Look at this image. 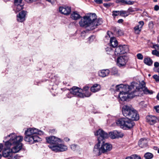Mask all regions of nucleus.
I'll return each instance as SVG.
<instances>
[{
    "label": "nucleus",
    "instance_id": "1",
    "mask_svg": "<svg viewBox=\"0 0 159 159\" xmlns=\"http://www.w3.org/2000/svg\"><path fill=\"white\" fill-rule=\"evenodd\" d=\"M137 84L135 82L131 83L130 86L121 84L116 86V90L119 91L118 95L119 101H124L128 98H132L136 96H141L143 93L151 94L152 90H148L145 86V83L142 82L139 86H137Z\"/></svg>",
    "mask_w": 159,
    "mask_h": 159
},
{
    "label": "nucleus",
    "instance_id": "2",
    "mask_svg": "<svg viewBox=\"0 0 159 159\" xmlns=\"http://www.w3.org/2000/svg\"><path fill=\"white\" fill-rule=\"evenodd\" d=\"M122 112L123 115L126 118L118 119L116 121V124L125 130L132 128L135 124L132 120L137 121L139 119V116L137 111L130 106L124 105L123 107Z\"/></svg>",
    "mask_w": 159,
    "mask_h": 159
},
{
    "label": "nucleus",
    "instance_id": "3",
    "mask_svg": "<svg viewBox=\"0 0 159 159\" xmlns=\"http://www.w3.org/2000/svg\"><path fill=\"white\" fill-rule=\"evenodd\" d=\"M8 140L5 142V145L7 148L11 146L13 147L11 149H5L2 152V156L7 157L11 156L12 153H16L19 152L22 148V144L21 143L23 138L22 136H17L15 134L12 133L5 137Z\"/></svg>",
    "mask_w": 159,
    "mask_h": 159
},
{
    "label": "nucleus",
    "instance_id": "4",
    "mask_svg": "<svg viewBox=\"0 0 159 159\" xmlns=\"http://www.w3.org/2000/svg\"><path fill=\"white\" fill-rule=\"evenodd\" d=\"M25 135L24 138L25 141L29 142L30 144H32L40 141L41 140L40 138L37 135H43L44 133L43 131L36 128H30L28 129L25 131Z\"/></svg>",
    "mask_w": 159,
    "mask_h": 159
},
{
    "label": "nucleus",
    "instance_id": "5",
    "mask_svg": "<svg viewBox=\"0 0 159 159\" xmlns=\"http://www.w3.org/2000/svg\"><path fill=\"white\" fill-rule=\"evenodd\" d=\"M85 16L91 25L90 29H93L96 27L97 26L101 24L102 23V19H97V16L94 13H88Z\"/></svg>",
    "mask_w": 159,
    "mask_h": 159
},
{
    "label": "nucleus",
    "instance_id": "6",
    "mask_svg": "<svg viewBox=\"0 0 159 159\" xmlns=\"http://www.w3.org/2000/svg\"><path fill=\"white\" fill-rule=\"evenodd\" d=\"M95 136H97L98 142L104 141V140L107 139L109 134L102 129H99L94 133Z\"/></svg>",
    "mask_w": 159,
    "mask_h": 159
},
{
    "label": "nucleus",
    "instance_id": "7",
    "mask_svg": "<svg viewBox=\"0 0 159 159\" xmlns=\"http://www.w3.org/2000/svg\"><path fill=\"white\" fill-rule=\"evenodd\" d=\"M70 92L67 95V97L68 98H71L70 95L73 94L76 96L77 97L82 98L83 97V93H82V89H80L79 88L74 86L70 89Z\"/></svg>",
    "mask_w": 159,
    "mask_h": 159
},
{
    "label": "nucleus",
    "instance_id": "8",
    "mask_svg": "<svg viewBox=\"0 0 159 159\" xmlns=\"http://www.w3.org/2000/svg\"><path fill=\"white\" fill-rule=\"evenodd\" d=\"M50 148L53 151L55 152H57L66 151L67 150V146L64 144L58 143L56 145L50 146Z\"/></svg>",
    "mask_w": 159,
    "mask_h": 159
},
{
    "label": "nucleus",
    "instance_id": "9",
    "mask_svg": "<svg viewBox=\"0 0 159 159\" xmlns=\"http://www.w3.org/2000/svg\"><path fill=\"white\" fill-rule=\"evenodd\" d=\"M128 51V47L126 45H119L116 47L114 52L115 54L118 56L120 54H124Z\"/></svg>",
    "mask_w": 159,
    "mask_h": 159
},
{
    "label": "nucleus",
    "instance_id": "10",
    "mask_svg": "<svg viewBox=\"0 0 159 159\" xmlns=\"http://www.w3.org/2000/svg\"><path fill=\"white\" fill-rule=\"evenodd\" d=\"M112 34L110 31H108L107 32V35L105 36V38L107 39H109L110 38V46L113 48H116L118 45L117 40L116 38L112 37Z\"/></svg>",
    "mask_w": 159,
    "mask_h": 159
},
{
    "label": "nucleus",
    "instance_id": "11",
    "mask_svg": "<svg viewBox=\"0 0 159 159\" xmlns=\"http://www.w3.org/2000/svg\"><path fill=\"white\" fill-rule=\"evenodd\" d=\"M46 140L48 143L52 144L48 145V147L50 148V146L56 145L58 143H60L61 142V140L60 139L54 136H52L46 138Z\"/></svg>",
    "mask_w": 159,
    "mask_h": 159
},
{
    "label": "nucleus",
    "instance_id": "12",
    "mask_svg": "<svg viewBox=\"0 0 159 159\" xmlns=\"http://www.w3.org/2000/svg\"><path fill=\"white\" fill-rule=\"evenodd\" d=\"M101 149L102 153H106L109 152L112 149V145L111 144L105 143L104 141L101 142Z\"/></svg>",
    "mask_w": 159,
    "mask_h": 159
},
{
    "label": "nucleus",
    "instance_id": "13",
    "mask_svg": "<svg viewBox=\"0 0 159 159\" xmlns=\"http://www.w3.org/2000/svg\"><path fill=\"white\" fill-rule=\"evenodd\" d=\"M127 57L125 56L118 57L116 61L117 66L120 67L125 66L127 62Z\"/></svg>",
    "mask_w": 159,
    "mask_h": 159
},
{
    "label": "nucleus",
    "instance_id": "14",
    "mask_svg": "<svg viewBox=\"0 0 159 159\" xmlns=\"http://www.w3.org/2000/svg\"><path fill=\"white\" fill-rule=\"evenodd\" d=\"M22 0H15L14 9L16 13L23 9V4L22 2Z\"/></svg>",
    "mask_w": 159,
    "mask_h": 159
},
{
    "label": "nucleus",
    "instance_id": "15",
    "mask_svg": "<svg viewBox=\"0 0 159 159\" xmlns=\"http://www.w3.org/2000/svg\"><path fill=\"white\" fill-rule=\"evenodd\" d=\"M79 23L81 27H87L89 26L91 27L89 21H88L85 16L81 19Z\"/></svg>",
    "mask_w": 159,
    "mask_h": 159
},
{
    "label": "nucleus",
    "instance_id": "16",
    "mask_svg": "<svg viewBox=\"0 0 159 159\" xmlns=\"http://www.w3.org/2000/svg\"><path fill=\"white\" fill-rule=\"evenodd\" d=\"M123 135V134L121 132L116 130L110 132L109 134V136L112 139L121 138Z\"/></svg>",
    "mask_w": 159,
    "mask_h": 159
},
{
    "label": "nucleus",
    "instance_id": "17",
    "mask_svg": "<svg viewBox=\"0 0 159 159\" xmlns=\"http://www.w3.org/2000/svg\"><path fill=\"white\" fill-rule=\"evenodd\" d=\"M147 121L151 125H153L159 121V120L155 116L149 115L146 117Z\"/></svg>",
    "mask_w": 159,
    "mask_h": 159
},
{
    "label": "nucleus",
    "instance_id": "18",
    "mask_svg": "<svg viewBox=\"0 0 159 159\" xmlns=\"http://www.w3.org/2000/svg\"><path fill=\"white\" fill-rule=\"evenodd\" d=\"M101 143L100 142H98L94 146L93 150V153L98 156H99L102 153L101 149Z\"/></svg>",
    "mask_w": 159,
    "mask_h": 159
},
{
    "label": "nucleus",
    "instance_id": "19",
    "mask_svg": "<svg viewBox=\"0 0 159 159\" xmlns=\"http://www.w3.org/2000/svg\"><path fill=\"white\" fill-rule=\"evenodd\" d=\"M26 12L24 11H22L20 12L18 15L17 16V20L20 22H22L25 20V16Z\"/></svg>",
    "mask_w": 159,
    "mask_h": 159
},
{
    "label": "nucleus",
    "instance_id": "20",
    "mask_svg": "<svg viewBox=\"0 0 159 159\" xmlns=\"http://www.w3.org/2000/svg\"><path fill=\"white\" fill-rule=\"evenodd\" d=\"M59 11L64 15H69L71 12V7H60L59 8Z\"/></svg>",
    "mask_w": 159,
    "mask_h": 159
},
{
    "label": "nucleus",
    "instance_id": "21",
    "mask_svg": "<svg viewBox=\"0 0 159 159\" xmlns=\"http://www.w3.org/2000/svg\"><path fill=\"white\" fill-rule=\"evenodd\" d=\"M139 23V25L136 26L134 28L135 33L136 34H139V33L144 24L143 21H140Z\"/></svg>",
    "mask_w": 159,
    "mask_h": 159
},
{
    "label": "nucleus",
    "instance_id": "22",
    "mask_svg": "<svg viewBox=\"0 0 159 159\" xmlns=\"http://www.w3.org/2000/svg\"><path fill=\"white\" fill-rule=\"evenodd\" d=\"M110 72L108 69L102 70L99 71L98 75L102 77H104L107 76Z\"/></svg>",
    "mask_w": 159,
    "mask_h": 159
},
{
    "label": "nucleus",
    "instance_id": "23",
    "mask_svg": "<svg viewBox=\"0 0 159 159\" xmlns=\"http://www.w3.org/2000/svg\"><path fill=\"white\" fill-rule=\"evenodd\" d=\"M148 142L145 138L141 139L139 142V146L142 148H145L147 146Z\"/></svg>",
    "mask_w": 159,
    "mask_h": 159
},
{
    "label": "nucleus",
    "instance_id": "24",
    "mask_svg": "<svg viewBox=\"0 0 159 159\" xmlns=\"http://www.w3.org/2000/svg\"><path fill=\"white\" fill-rule=\"evenodd\" d=\"M70 17L73 20H76L80 18L81 16L77 11H74L71 13Z\"/></svg>",
    "mask_w": 159,
    "mask_h": 159
},
{
    "label": "nucleus",
    "instance_id": "25",
    "mask_svg": "<svg viewBox=\"0 0 159 159\" xmlns=\"http://www.w3.org/2000/svg\"><path fill=\"white\" fill-rule=\"evenodd\" d=\"M100 89L101 86L100 85L95 84L91 87L90 90L92 92L95 93L99 91Z\"/></svg>",
    "mask_w": 159,
    "mask_h": 159
},
{
    "label": "nucleus",
    "instance_id": "26",
    "mask_svg": "<svg viewBox=\"0 0 159 159\" xmlns=\"http://www.w3.org/2000/svg\"><path fill=\"white\" fill-rule=\"evenodd\" d=\"M117 3L121 2L124 4L132 5L134 4V2L130 1H127L126 0H116Z\"/></svg>",
    "mask_w": 159,
    "mask_h": 159
},
{
    "label": "nucleus",
    "instance_id": "27",
    "mask_svg": "<svg viewBox=\"0 0 159 159\" xmlns=\"http://www.w3.org/2000/svg\"><path fill=\"white\" fill-rule=\"evenodd\" d=\"M144 63L149 66H151L153 63V61L149 57H147L144 58L143 60Z\"/></svg>",
    "mask_w": 159,
    "mask_h": 159
},
{
    "label": "nucleus",
    "instance_id": "28",
    "mask_svg": "<svg viewBox=\"0 0 159 159\" xmlns=\"http://www.w3.org/2000/svg\"><path fill=\"white\" fill-rule=\"evenodd\" d=\"M113 30L115 33L118 35H121L123 34V32L121 30L115 27H113Z\"/></svg>",
    "mask_w": 159,
    "mask_h": 159
},
{
    "label": "nucleus",
    "instance_id": "29",
    "mask_svg": "<svg viewBox=\"0 0 159 159\" xmlns=\"http://www.w3.org/2000/svg\"><path fill=\"white\" fill-rule=\"evenodd\" d=\"M153 155L150 152H147L145 153L144 157L145 159H151L153 157Z\"/></svg>",
    "mask_w": 159,
    "mask_h": 159
},
{
    "label": "nucleus",
    "instance_id": "30",
    "mask_svg": "<svg viewBox=\"0 0 159 159\" xmlns=\"http://www.w3.org/2000/svg\"><path fill=\"white\" fill-rule=\"evenodd\" d=\"M129 14V12L127 11H120V16L123 17L128 16Z\"/></svg>",
    "mask_w": 159,
    "mask_h": 159
},
{
    "label": "nucleus",
    "instance_id": "31",
    "mask_svg": "<svg viewBox=\"0 0 159 159\" xmlns=\"http://www.w3.org/2000/svg\"><path fill=\"white\" fill-rule=\"evenodd\" d=\"M125 159H141V157L137 155H133L130 157H127Z\"/></svg>",
    "mask_w": 159,
    "mask_h": 159
},
{
    "label": "nucleus",
    "instance_id": "32",
    "mask_svg": "<svg viewBox=\"0 0 159 159\" xmlns=\"http://www.w3.org/2000/svg\"><path fill=\"white\" fill-rule=\"evenodd\" d=\"M111 47L110 46L107 47L106 48V50L107 54H111L113 52V50L111 48Z\"/></svg>",
    "mask_w": 159,
    "mask_h": 159
},
{
    "label": "nucleus",
    "instance_id": "33",
    "mask_svg": "<svg viewBox=\"0 0 159 159\" xmlns=\"http://www.w3.org/2000/svg\"><path fill=\"white\" fill-rule=\"evenodd\" d=\"M110 72L112 75H115L118 73V70L115 67L112 68L110 71Z\"/></svg>",
    "mask_w": 159,
    "mask_h": 159
},
{
    "label": "nucleus",
    "instance_id": "34",
    "mask_svg": "<svg viewBox=\"0 0 159 159\" xmlns=\"http://www.w3.org/2000/svg\"><path fill=\"white\" fill-rule=\"evenodd\" d=\"M84 93H83V97L82 98H84V97H88L90 96V95H91L90 92L89 91H86Z\"/></svg>",
    "mask_w": 159,
    "mask_h": 159
},
{
    "label": "nucleus",
    "instance_id": "35",
    "mask_svg": "<svg viewBox=\"0 0 159 159\" xmlns=\"http://www.w3.org/2000/svg\"><path fill=\"white\" fill-rule=\"evenodd\" d=\"M112 15L114 16H116L118 15H120V11H114L112 12Z\"/></svg>",
    "mask_w": 159,
    "mask_h": 159
},
{
    "label": "nucleus",
    "instance_id": "36",
    "mask_svg": "<svg viewBox=\"0 0 159 159\" xmlns=\"http://www.w3.org/2000/svg\"><path fill=\"white\" fill-rule=\"evenodd\" d=\"M59 80V78L58 77H54V78H53L52 80V82H55V83H56V84H58V82L57 81H58Z\"/></svg>",
    "mask_w": 159,
    "mask_h": 159
},
{
    "label": "nucleus",
    "instance_id": "37",
    "mask_svg": "<svg viewBox=\"0 0 159 159\" xmlns=\"http://www.w3.org/2000/svg\"><path fill=\"white\" fill-rule=\"evenodd\" d=\"M145 102L144 101H141L139 103L140 106H141L142 107H147V104L145 103Z\"/></svg>",
    "mask_w": 159,
    "mask_h": 159
},
{
    "label": "nucleus",
    "instance_id": "38",
    "mask_svg": "<svg viewBox=\"0 0 159 159\" xmlns=\"http://www.w3.org/2000/svg\"><path fill=\"white\" fill-rule=\"evenodd\" d=\"M153 77L155 80L156 82H159V76L157 75H153Z\"/></svg>",
    "mask_w": 159,
    "mask_h": 159
},
{
    "label": "nucleus",
    "instance_id": "39",
    "mask_svg": "<svg viewBox=\"0 0 159 159\" xmlns=\"http://www.w3.org/2000/svg\"><path fill=\"white\" fill-rule=\"evenodd\" d=\"M152 53L153 55L157 56H159V52L156 50H153L152 52Z\"/></svg>",
    "mask_w": 159,
    "mask_h": 159
},
{
    "label": "nucleus",
    "instance_id": "40",
    "mask_svg": "<svg viewBox=\"0 0 159 159\" xmlns=\"http://www.w3.org/2000/svg\"><path fill=\"white\" fill-rule=\"evenodd\" d=\"M137 57L139 59L142 60L143 58V56L141 53H138L137 55Z\"/></svg>",
    "mask_w": 159,
    "mask_h": 159
},
{
    "label": "nucleus",
    "instance_id": "41",
    "mask_svg": "<svg viewBox=\"0 0 159 159\" xmlns=\"http://www.w3.org/2000/svg\"><path fill=\"white\" fill-rule=\"evenodd\" d=\"M112 4V3H104L103 4V5L104 7H107L108 8Z\"/></svg>",
    "mask_w": 159,
    "mask_h": 159
},
{
    "label": "nucleus",
    "instance_id": "42",
    "mask_svg": "<svg viewBox=\"0 0 159 159\" xmlns=\"http://www.w3.org/2000/svg\"><path fill=\"white\" fill-rule=\"evenodd\" d=\"M88 32V31H84L82 32L81 33V36L82 37H83V38H84L85 37L86 34L87 33V32Z\"/></svg>",
    "mask_w": 159,
    "mask_h": 159
},
{
    "label": "nucleus",
    "instance_id": "43",
    "mask_svg": "<svg viewBox=\"0 0 159 159\" xmlns=\"http://www.w3.org/2000/svg\"><path fill=\"white\" fill-rule=\"evenodd\" d=\"M89 88L88 86L84 87L82 89V92L83 91L84 92H85L88 91H89Z\"/></svg>",
    "mask_w": 159,
    "mask_h": 159
},
{
    "label": "nucleus",
    "instance_id": "44",
    "mask_svg": "<svg viewBox=\"0 0 159 159\" xmlns=\"http://www.w3.org/2000/svg\"><path fill=\"white\" fill-rule=\"evenodd\" d=\"M95 37L94 36H91L89 38V40L90 42L93 41V39H95Z\"/></svg>",
    "mask_w": 159,
    "mask_h": 159
},
{
    "label": "nucleus",
    "instance_id": "45",
    "mask_svg": "<svg viewBox=\"0 0 159 159\" xmlns=\"http://www.w3.org/2000/svg\"><path fill=\"white\" fill-rule=\"evenodd\" d=\"M154 108L156 112L159 113V106L155 107Z\"/></svg>",
    "mask_w": 159,
    "mask_h": 159
},
{
    "label": "nucleus",
    "instance_id": "46",
    "mask_svg": "<svg viewBox=\"0 0 159 159\" xmlns=\"http://www.w3.org/2000/svg\"><path fill=\"white\" fill-rule=\"evenodd\" d=\"M94 1L98 4H101L102 3V0H94Z\"/></svg>",
    "mask_w": 159,
    "mask_h": 159
},
{
    "label": "nucleus",
    "instance_id": "47",
    "mask_svg": "<svg viewBox=\"0 0 159 159\" xmlns=\"http://www.w3.org/2000/svg\"><path fill=\"white\" fill-rule=\"evenodd\" d=\"M47 1L50 2L52 4H53L56 2V0H46Z\"/></svg>",
    "mask_w": 159,
    "mask_h": 159
},
{
    "label": "nucleus",
    "instance_id": "48",
    "mask_svg": "<svg viewBox=\"0 0 159 159\" xmlns=\"http://www.w3.org/2000/svg\"><path fill=\"white\" fill-rule=\"evenodd\" d=\"M154 66L156 67H157L159 66V63L157 62H155L154 63Z\"/></svg>",
    "mask_w": 159,
    "mask_h": 159
},
{
    "label": "nucleus",
    "instance_id": "49",
    "mask_svg": "<svg viewBox=\"0 0 159 159\" xmlns=\"http://www.w3.org/2000/svg\"><path fill=\"white\" fill-rule=\"evenodd\" d=\"M154 9L155 11H158L159 9V6L157 5H155L154 7Z\"/></svg>",
    "mask_w": 159,
    "mask_h": 159
},
{
    "label": "nucleus",
    "instance_id": "50",
    "mask_svg": "<svg viewBox=\"0 0 159 159\" xmlns=\"http://www.w3.org/2000/svg\"><path fill=\"white\" fill-rule=\"evenodd\" d=\"M153 47L154 48H155V49H156L158 48L159 45L157 44L154 45L153 46Z\"/></svg>",
    "mask_w": 159,
    "mask_h": 159
},
{
    "label": "nucleus",
    "instance_id": "51",
    "mask_svg": "<svg viewBox=\"0 0 159 159\" xmlns=\"http://www.w3.org/2000/svg\"><path fill=\"white\" fill-rule=\"evenodd\" d=\"M71 148L73 150H75L76 148V146L75 145H72L71 146Z\"/></svg>",
    "mask_w": 159,
    "mask_h": 159
},
{
    "label": "nucleus",
    "instance_id": "52",
    "mask_svg": "<svg viewBox=\"0 0 159 159\" xmlns=\"http://www.w3.org/2000/svg\"><path fill=\"white\" fill-rule=\"evenodd\" d=\"M123 19H120L119 20H118V22L119 23H122L123 22Z\"/></svg>",
    "mask_w": 159,
    "mask_h": 159
},
{
    "label": "nucleus",
    "instance_id": "53",
    "mask_svg": "<svg viewBox=\"0 0 159 159\" xmlns=\"http://www.w3.org/2000/svg\"><path fill=\"white\" fill-rule=\"evenodd\" d=\"M3 147L2 144L1 143H0V152L1 151Z\"/></svg>",
    "mask_w": 159,
    "mask_h": 159
},
{
    "label": "nucleus",
    "instance_id": "54",
    "mask_svg": "<svg viewBox=\"0 0 159 159\" xmlns=\"http://www.w3.org/2000/svg\"><path fill=\"white\" fill-rule=\"evenodd\" d=\"M64 140L66 142H67V141H68L70 140V139H69L68 138H64Z\"/></svg>",
    "mask_w": 159,
    "mask_h": 159
},
{
    "label": "nucleus",
    "instance_id": "55",
    "mask_svg": "<svg viewBox=\"0 0 159 159\" xmlns=\"http://www.w3.org/2000/svg\"><path fill=\"white\" fill-rule=\"evenodd\" d=\"M19 157L18 156H16L13 157V159H19Z\"/></svg>",
    "mask_w": 159,
    "mask_h": 159
},
{
    "label": "nucleus",
    "instance_id": "56",
    "mask_svg": "<svg viewBox=\"0 0 159 159\" xmlns=\"http://www.w3.org/2000/svg\"><path fill=\"white\" fill-rule=\"evenodd\" d=\"M157 99L159 100V93H158L157 94Z\"/></svg>",
    "mask_w": 159,
    "mask_h": 159
},
{
    "label": "nucleus",
    "instance_id": "57",
    "mask_svg": "<svg viewBox=\"0 0 159 159\" xmlns=\"http://www.w3.org/2000/svg\"><path fill=\"white\" fill-rule=\"evenodd\" d=\"M157 71L159 74V68L157 69Z\"/></svg>",
    "mask_w": 159,
    "mask_h": 159
},
{
    "label": "nucleus",
    "instance_id": "58",
    "mask_svg": "<svg viewBox=\"0 0 159 159\" xmlns=\"http://www.w3.org/2000/svg\"><path fill=\"white\" fill-rule=\"evenodd\" d=\"M111 0H104L105 2H109L111 1Z\"/></svg>",
    "mask_w": 159,
    "mask_h": 159
},
{
    "label": "nucleus",
    "instance_id": "59",
    "mask_svg": "<svg viewBox=\"0 0 159 159\" xmlns=\"http://www.w3.org/2000/svg\"><path fill=\"white\" fill-rule=\"evenodd\" d=\"M148 76L150 77V76H151V75H150V74H149L148 75Z\"/></svg>",
    "mask_w": 159,
    "mask_h": 159
},
{
    "label": "nucleus",
    "instance_id": "60",
    "mask_svg": "<svg viewBox=\"0 0 159 159\" xmlns=\"http://www.w3.org/2000/svg\"><path fill=\"white\" fill-rule=\"evenodd\" d=\"M157 0H154V2H156L157 1Z\"/></svg>",
    "mask_w": 159,
    "mask_h": 159
},
{
    "label": "nucleus",
    "instance_id": "61",
    "mask_svg": "<svg viewBox=\"0 0 159 159\" xmlns=\"http://www.w3.org/2000/svg\"><path fill=\"white\" fill-rule=\"evenodd\" d=\"M158 152L159 153V149L158 150Z\"/></svg>",
    "mask_w": 159,
    "mask_h": 159
}]
</instances>
